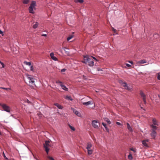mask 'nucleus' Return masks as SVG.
Masks as SVG:
<instances>
[{"mask_svg":"<svg viewBox=\"0 0 160 160\" xmlns=\"http://www.w3.org/2000/svg\"><path fill=\"white\" fill-rule=\"evenodd\" d=\"M36 6V2L35 1H32L30 7L28 8V10L30 13H34L33 10H35V7Z\"/></svg>","mask_w":160,"mask_h":160,"instance_id":"f257e3e1","label":"nucleus"},{"mask_svg":"<svg viewBox=\"0 0 160 160\" xmlns=\"http://www.w3.org/2000/svg\"><path fill=\"white\" fill-rule=\"evenodd\" d=\"M26 76L28 81V84L29 85H33L34 82V78H33V77L31 75L28 74H27Z\"/></svg>","mask_w":160,"mask_h":160,"instance_id":"f03ea898","label":"nucleus"},{"mask_svg":"<svg viewBox=\"0 0 160 160\" xmlns=\"http://www.w3.org/2000/svg\"><path fill=\"white\" fill-rule=\"evenodd\" d=\"M50 142L48 141H46L45 142V144H44V148L45 149L47 154L48 153V152L50 149L49 148L51 147V145L50 144Z\"/></svg>","mask_w":160,"mask_h":160,"instance_id":"7ed1b4c3","label":"nucleus"},{"mask_svg":"<svg viewBox=\"0 0 160 160\" xmlns=\"http://www.w3.org/2000/svg\"><path fill=\"white\" fill-rule=\"evenodd\" d=\"M86 149L88 150V155H90L92 153L93 150L91 149L92 147V144L90 142H88L87 144Z\"/></svg>","mask_w":160,"mask_h":160,"instance_id":"20e7f679","label":"nucleus"},{"mask_svg":"<svg viewBox=\"0 0 160 160\" xmlns=\"http://www.w3.org/2000/svg\"><path fill=\"white\" fill-rule=\"evenodd\" d=\"M119 82L124 88L128 90H130L131 88L128 86L127 83L125 82H123L122 80H119Z\"/></svg>","mask_w":160,"mask_h":160,"instance_id":"39448f33","label":"nucleus"},{"mask_svg":"<svg viewBox=\"0 0 160 160\" xmlns=\"http://www.w3.org/2000/svg\"><path fill=\"white\" fill-rule=\"evenodd\" d=\"M92 126L96 128H98V125L99 124L97 121L93 120L92 121Z\"/></svg>","mask_w":160,"mask_h":160,"instance_id":"423d86ee","label":"nucleus"},{"mask_svg":"<svg viewBox=\"0 0 160 160\" xmlns=\"http://www.w3.org/2000/svg\"><path fill=\"white\" fill-rule=\"evenodd\" d=\"M140 95L142 98V100L144 104H146V95L142 91H140Z\"/></svg>","mask_w":160,"mask_h":160,"instance_id":"0eeeda50","label":"nucleus"},{"mask_svg":"<svg viewBox=\"0 0 160 160\" xmlns=\"http://www.w3.org/2000/svg\"><path fill=\"white\" fill-rule=\"evenodd\" d=\"M1 105L5 111L8 112H10V108L9 107L5 104H2Z\"/></svg>","mask_w":160,"mask_h":160,"instance_id":"6e6552de","label":"nucleus"},{"mask_svg":"<svg viewBox=\"0 0 160 160\" xmlns=\"http://www.w3.org/2000/svg\"><path fill=\"white\" fill-rule=\"evenodd\" d=\"M88 65L89 66H91L94 65V62L93 60V57L90 56L89 59L88 61Z\"/></svg>","mask_w":160,"mask_h":160,"instance_id":"1a4fd4ad","label":"nucleus"},{"mask_svg":"<svg viewBox=\"0 0 160 160\" xmlns=\"http://www.w3.org/2000/svg\"><path fill=\"white\" fill-rule=\"evenodd\" d=\"M90 56H84V60L82 61V62L84 63H87L88 62V61L89 59Z\"/></svg>","mask_w":160,"mask_h":160,"instance_id":"9d476101","label":"nucleus"},{"mask_svg":"<svg viewBox=\"0 0 160 160\" xmlns=\"http://www.w3.org/2000/svg\"><path fill=\"white\" fill-rule=\"evenodd\" d=\"M156 135V132L154 129H152V132L151 134L152 138L155 139Z\"/></svg>","mask_w":160,"mask_h":160,"instance_id":"9b49d317","label":"nucleus"},{"mask_svg":"<svg viewBox=\"0 0 160 160\" xmlns=\"http://www.w3.org/2000/svg\"><path fill=\"white\" fill-rule=\"evenodd\" d=\"M93 102L92 101H90L88 102H84L82 103V104L83 105H85L86 106H88L90 105H91L92 104Z\"/></svg>","mask_w":160,"mask_h":160,"instance_id":"f8f14e48","label":"nucleus"},{"mask_svg":"<svg viewBox=\"0 0 160 160\" xmlns=\"http://www.w3.org/2000/svg\"><path fill=\"white\" fill-rule=\"evenodd\" d=\"M147 62L145 60H142L137 62V64L139 65L140 64H144L146 63Z\"/></svg>","mask_w":160,"mask_h":160,"instance_id":"ddd939ff","label":"nucleus"},{"mask_svg":"<svg viewBox=\"0 0 160 160\" xmlns=\"http://www.w3.org/2000/svg\"><path fill=\"white\" fill-rule=\"evenodd\" d=\"M50 56L51 58L53 60L55 61H57V58L54 56V55L53 53L52 52L50 54Z\"/></svg>","mask_w":160,"mask_h":160,"instance_id":"4468645a","label":"nucleus"},{"mask_svg":"<svg viewBox=\"0 0 160 160\" xmlns=\"http://www.w3.org/2000/svg\"><path fill=\"white\" fill-rule=\"evenodd\" d=\"M127 127L128 129V130L130 132H132V129L131 127L130 126V124L129 123H127Z\"/></svg>","mask_w":160,"mask_h":160,"instance_id":"2eb2a0df","label":"nucleus"},{"mask_svg":"<svg viewBox=\"0 0 160 160\" xmlns=\"http://www.w3.org/2000/svg\"><path fill=\"white\" fill-rule=\"evenodd\" d=\"M54 105L57 106L59 109H62L63 108V106L58 103H55L54 104Z\"/></svg>","mask_w":160,"mask_h":160,"instance_id":"dca6fc26","label":"nucleus"},{"mask_svg":"<svg viewBox=\"0 0 160 160\" xmlns=\"http://www.w3.org/2000/svg\"><path fill=\"white\" fill-rule=\"evenodd\" d=\"M64 98L68 100L72 101V98L71 96L68 95L65 96H64Z\"/></svg>","mask_w":160,"mask_h":160,"instance_id":"f3484780","label":"nucleus"},{"mask_svg":"<svg viewBox=\"0 0 160 160\" xmlns=\"http://www.w3.org/2000/svg\"><path fill=\"white\" fill-rule=\"evenodd\" d=\"M103 119L104 120L107 122V123L108 124H110L111 123V121H110L107 118H103Z\"/></svg>","mask_w":160,"mask_h":160,"instance_id":"a211bd4d","label":"nucleus"},{"mask_svg":"<svg viewBox=\"0 0 160 160\" xmlns=\"http://www.w3.org/2000/svg\"><path fill=\"white\" fill-rule=\"evenodd\" d=\"M61 87H62V89L66 91H68V88H67L66 86L63 85L62 84L60 85Z\"/></svg>","mask_w":160,"mask_h":160,"instance_id":"6ab92c4d","label":"nucleus"},{"mask_svg":"<svg viewBox=\"0 0 160 160\" xmlns=\"http://www.w3.org/2000/svg\"><path fill=\"white\" fill-rule=\"evenodd\" d=\"M73 112L74 113H75L76 115H77L78 116L80 117L81 116L80 113L78 111L75 109H74L73 110Z\"/></svg>","mask_w":160,"mask_h":160,"instance_id":"aec40b11","label":"nucleus"},{"mask_svg":"<svg viewBox=\"0 0 160 160\" xmlns=\"http://www.w3.org/2000/svg\"><path fill=\"white\" fill-rule=\"evenodd\" d=\"M152 122L154 125H158V124L157 123V121L155 118H153Z\"/></svg>","mask_w":160,"mask_h":160,"instance_id":"412c9836","label":"nucleus"},{"mask_svg":"<svg viewBox=\"0 0 160 160\" xmlns=\"http://www.w3.org/2000/svg\"><path fill=\"white\" fill-rule=\"evenodd\" d=\"M142 144L146 147H148V146L147 142H145V141H142Z\"/></svg>","mask_w":160,"mask_h":160,"instance_id":"4be33fe9","label":"nucleus"},{"mask_svg":"<svg viewBox=\"0 0 160 160\" xmlns=\"http://www.w3.org/2000/svg\"><path fill=\"white\" fill-rule=\"evenodd\" d=\"M75 2L76 3H82L84 2V1L83 0H75Z\"/></svg>","mask_w":160,"mask_h":160,"instance_id":"5701e85b","label":"nucleus"},{"mask_svg":"<svg viewBox=\"0 0 160 160\" xmlns=\"http://www.w3.org/2000/svg\"><path fill=\"white\" fill-rule=\"evenodd\" d=\"M29 0H23L22 2L24 4H27L29 2Z\"/></svg>","mask_w":160,"mask_h":160,"instance_id":"b1692460","label":"nucleus"},{"mask_svg":"<svg viewBox=\"0 0 160 160\" xmlns=\"http://www.w3.org/2000/svg\"><path fill=\"white\" fill-rule=\"evenodd\" d=\"M38 25V22H36L35 24H34L33 26V28H36Z\"/></svg>","mask_w":160,"mask_h":160,"instance_id":"393cba45","label":"nucleus"},{"mask_svg":"<svg viewBox=\"0 0 160 160\" xmlns=\"http://www.w3.org/2000/svg\"><path fill=\"white\" fill-rule=\"evenodd\" d=\"M151 127L152 128V129H154L155 131V130H156L157 129V127L154 126V125H151Z\"/></svg>","mask_w":160,"mask_h":160,"instance_id":"a878e982","label":"nucleus"},{"mask_svg":"<svg viewBox=\"0 0 160 160\" xmlns=\"http://www.w3.org/2000/svg\"><path fill=\"white\" fill-rule=\"evenodd\" d=\"M73 37V35H71L69 36L67 38V40L68 41H69L71 39H72Z\"/></svg>","mask_w":160,"mask_h":160,"instance_id":"bb28decb","label":"nucleus"},{"mask_svg":"<svg viewBox=\"0 0 160 160\" xmlns=\"http://www.w3.org/2000/svg\"><path fill=\"white\" fill-rule=\"evenodd\" d=\"M24 63H25L26 65L30 66L31 65V63L30 62H25Z\"/></svg>","mask_w":160,"mask_h":160,"instance_id":"cd10ccee","label":"nucleus"},{"mask_svg":"<svg viewBox=\"0 0 160 160\" xmlns=\"http://www.w3.org/2000/svg\"><path fill=\"white\" fill-rule=\"evenodd\" d=\"M69 128H70L73 130V131H75V128H74V127H72V126H71L69 124Z\"/></svg>","mask_w":160,"mask_h":160,"instance_id":"c85d7f7f","label":"nucleus"},{"mask_svg":"<svg viewBox=\"0 0 160 160\" xmlns=\"http://www.w3.org/2000/svg\"><path fill=\"white\" fill-rule=\"evenodd\" d=\"M65 49H67L66 48H64V50L65 51V53H66L68 55H69V52L68 51H66L65 50Z\"/></svg>","mask_w":160,"mask_h":160,"instance_id":"c756f323","label":"nucleus"},{"mask_svg":"<svg viewBox=\"0 0 160 160\" xmlns=\"http://www.w3.org/2000/svg\"><path fill=\"white\" fill-rule=\"evenodd\" d=\"M30 70L32 71V72H34L35 71V70H34V68L33 66H31V67H30Z\"/></svg>","mask_w":160,"mask_h":160,"instance_id":"7c9ffc66","label":"nucleus"},{"mask_svg":"<svg viewBox=\"0 0 160 160\" xmlns=\"http://www.w3.org/2000/svg\"><path fill=\"white\" fill-rule=\"evenodd\" d=\"M56 83L57 84H59L60 85H61V84H62V82L60 81H57L56 82Z\"/></svg>","mask_w":160,"mask_h":160,"instance_id":"2f4dec72","label":"nucleus"},{"mask_svg":"<svg viewBox=\"0 0 160 160\" xmlns=\"http://www.w3.org/2000/svg\"><path fill=\"white\" fill-rule=\"evenodd\" d=\"M128 158L130 159V160H131L132 159V155L131 154H130L128 156Z\"/></svg>","mask_w":160,"mask_h":160,"instance_id":"473e14b6","label":"nucleus"},{"mask_svg":"<svg viewBox=\"0 0 160 160\" xmlns=\"http://www.w3.org/2000/svg\"><path fill=\"white\" fill-rule=\"evenodd\" d=\"M47 158L50 160H54V159L52 157L49 156H47Z\"/></svg>","mask_w":160,"mask_h":160,"instance_id":"72a5a7b5","label":"nucleus"},{"mask_svg":"<svg viewBox=\"0 0 160 160\" xmlns=\"http://www.w3.org/2000/svg\"><path fill=\"white\" fill-rule=\"evenodd\" d=\"M102 124L104 126V127H105V128H107V127L106 124H105V123H104V122H102Z\"/></svg>","mask_w":160,"mask_h":160,"instance_id":"f704fd0d","label":"nucleus"},{"mask_svg":"<svg viewBox=\"0 0 160 160\" xmlns=\"http://www.w3.org/2000/svg\"><path fill=\"white\" fill-rule=\"evenodd\" d=\"M66 69H63L61 70V72H64L66 71Z\"/></svg>","mask_w":160,"mask_h":160,"instance_id":"c9c22d12","label":"nucleus"},{"mask_svg":"<svg viewBox=\"0 0 160 160\" xmlns=\"http://www.w3.org/2000/svg\"><path fill=\"white\" fill-rule=\"evenodd\" d=\"M126 65L128 67H131V65L128 63L126 64Z\"/></svg>","mask_w":160,"mask_h":160,"instance_id":"e433bc0d","label":"nucleus"},{"mask_svg":"<svg viewBox=\"0 0 160 160\" xmlns=\"http://www.w3.org/2000/svg\"><path fill=\"white\" fill-rule=\"evenodd\" d=\"M157 78L159 80H160V75L159 74L158 75Z\"/></svg>","mask_w":160,"mask_h":160,"instance_id":"4c0bfd02","label":"nucleus"},{"mask_svg":"<svg viewBox=\"0 0 160 160\" xmlns=\"http://www.w3.org/2000/svg\"><path fill=\"white\" fill-rule=\"evenodd\" d=\"M116 124L117 125H121V123L119 122H116Z\"/></svg>","mask_w":160,"mask_h":160,"instance_id":"58836bf2","label":"nucleus"},{"mask_svg":"<svg viewBox=\"0 0 160 160\" xmlns=\"http://www.w3.org/2000/svg\"><path fill=\"white\" fill-rule=\"evenodd\" d=\"M143 141H145V142H149V140H148V139L145 140H144Z\"/></svg>","mask_w":160,"mask_h":160,"instance_id":"ea45409f","label":"nucleus"},{"mask_svg":"<svg viewBox=\"0 0 160 160\" xmlns=\"http://www.w3.org/2000/svg\"><path fill=\"white\" fill-rule=\"evenodd\" d=\"M130 150H131L132 151H133L134 152H135V150L134 149H133V148H131Z\"/></svg>","mask_w":160,"mask_h":160,"instance_id":"a19ab883","label":"nucleus"},{"mask_svg":"<svg viewBox=\"0 0 160 160\" xmlns=\"http://www.w3.org/2000/svg\"><path fill=\"white\" fill-rule=\"evenodd\" d=\"M158 34H155L154 35V37L157 38L158 37Z\"/></svg>","mask_w":160,"mask_h":160,"instance_id":"79ce46f5","label":"nucleus"},{"mask_svg":"<svg viewBox=\"0 0 160 160\" xmlns=\"http://www.w3.org/2000/svg\"><path fill=\"white\" fill-rule=\"evenodd\" d=\"M42 36H43L46 37V36H47V34H43L42 35Z\"/></svg>","mask_w":160,"mask_h":160,"instance_id":"37998d69","label":"nucleus"},{"mask_svg":"<svg viewBox=\"0 0 160 160\" xmlns=\"http://www.w3.org/2000/svg\"><path fill=\"white\" fill-rule=\"evenodd\" d=\"M2 33H3L2 32L1 30H0V34H2Z\"/></svg>","mask_w":160,"mask_h":160,"instance_id":"c03bdc74","label":"nucleus"},{"mask_svg":"<svg viewBox=\"0 0 160 160\" xmlns=\"http://www.w3.org/2000/svg\"><path fill=\"white\" fill-rule=\"evenodd\" d=\"M112 30L114 32H115V29L114 28H112Z\"/></svg>","mask_w":160,"mask_h":160,"instance_id":"a18cd8bd","label":"nucleus"},{"mask_svg":"<svg viewBox=\"0 0 160 160\" xmlns=\"http://www.w3.org/2000/svg\"><path fill=\"white\" fill-rule=\"evenodd\" d=\"M105 129L108 132H109V129L108 128H106Z\"/></svg>","mask_w":160,"mask_h":160,"instance_id":"49530a36","label":"nucleus"},{"mask_svg":"<svg viewBox=\"0 0 160 160\" xmlns=\"http://www.w3.org/2000/svg\"><path fill=\"white\" fill-rule=\"evenodd\" d=\"M105 129L108 132H109V129L108 128H106Z\"/></svg>","mask_w":160,"mask_h":160,"instance_id":"de8ad7c7","label":"nucleus"},{"mask_svg":"<svg viewBox=\"0 0 160 160\" xmlns=\"http://www.w3.org/2000/svg\"><path fill=\"white\" fill-rule=\"evenodd\" d=\"M2 88V89H10L9 88Z\"/></svg>","mask_w":160,"mask_h":160,"instance_id":"09e8293b","label":"nucleus"},{"mask_svg":"<svg viewBox=\"0 0 160 160\" xmlns=\"http://www.w3.org/2000/svg\"><path fill=\"white\" fill-rule=\"evenodd\" d=\"M93 59H94V60H97L95 58H94V57H93Z\"/></svg>","mask_w":160,"mask_h":160,"instance_id":"8fccbe9b","label":"nucleus"},{"mask_svg":"<svg viewBox=\"0 0 160 160\" xmlns=\"http://www.w3.org/2000/svg\"><path fill=\"white\" fill-rule=\"evenodd\" d=\"M129 62L130 63H131V64H132L133 63V62H132V61H129Z\"/></svg>","mask_w":160,"mask_h":160,"instance_id":"3c124183","label":"nucleus"},{"mask_svg":"<svg viewBox=\"0 0 160 160\" xmlns=\"http://www.w3.org/2000/svg\"><path fill=\"white\" fill-rule=\"evenodd\" d=\"M4 158H6V159H8V158H7L6 157V156H5V155H4Z\"/></svg>","mask_w":160,"mask_h":160,"instance_id":"603ef678","label":"nucleus"},{"mask_svg":"<svg viewBox=\"0 0 160 160\" xmlns=\"http://www.w3.org/2000/svg\"><path fill=\"white\" fill-rule=\"evenodd\" d=\"M27 102H29V101L28 100H27Z\"/></svg>","mask_w":160,"mask_h":160,"instance_id":"864d4df0","label":"nucleus"}]
</instances>
